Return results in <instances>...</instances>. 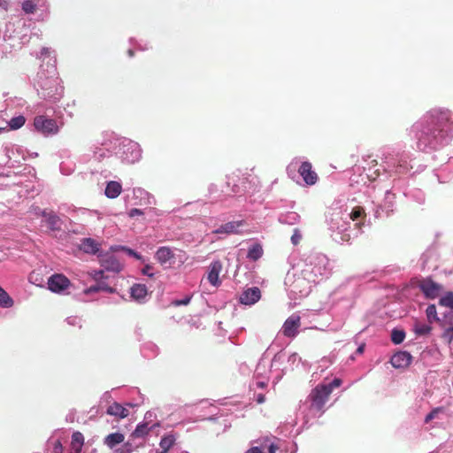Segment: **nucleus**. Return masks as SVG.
Wrapping results in <instances>:
<instances>
[{
    "label": "nucleus",
    "mask_w": 453,
    "mask_h": 453,
    "mask_svg": "<svg viewBox=\"0 0 453 453\" xmlns=\"http://www.w3.org/2000/svg\"><path fill=\"white\" fill-rule=\"evenodd\" d=\"M453 132L451 114L446 111L431 114L426 120V126L418 137V145L423 149L430 146L435 148Z\"/></svg>",
    "instance_id": "obj_1"
},
{
    "label": "nucleus",
    "mask_w": 453,
    "mask_h": 453,
    "mask_svg": "<svg viewBox=\"0 0 453 453\" xmlns=\"http://www.w3.org/2000/svg\"><path fill=\"white\" fill-rule=\"evenodd\" d=\"M342 381L339 378H335L329 384H319L309 395L311 407L317 411H321L328 401L329 396L334 388H339Z\"/></svg>",
    "instance_id": "obj_2"
},
{
    "label": "nucleus",
    "mask_w": 453,
    "mask_h": 453,
    "mask_svg": "<svg viewBox=\"0 0 453 453\" xmlns=\"http://www.w3.org/2000/svg\"><path fill=\"white\" fill-rule=\"evenodd\" d=\"M248 178L240 175H227L225 184L221 187L219 200L224 201L227 197H233L237 194L246 191Z\"/></svg>",
    "instance_id": "obj_3"
},
{
    "label": "nucleus",
    "mask_w": 453,
    "mask_h": 453,
    "mask_svg": "<svg viewBox=\"0 0 453 453\" xmlns=\"http://www.w3.org/2000/svg\"><path fill=\"white\" fill-rule=\"evenodd\" d=\"M34 126L36 130L42 134H57L58 132V126L56 120L47 119L44 116H36L34 119Z\"/></svg>",
    "instance_id": "obj_4"
},
{
    "label": "nucleus",
    "mask_w": 453,
    "mask_h": 453,
    "mask_svg": "<svg viewBox=\"0 0 453 453\" xmlns=\"http://www.w3.org/2000/svg\"><path fill=\"white\" fill-rule=\"evenodd\" d=\"M418 288L424 295L430 299H434L441 293L443 288L430 278L423 279L418 283Z\"/></svg>",
    "instance_id": "obj_5"
},
{
    "label": "nucleus",
    "mask_w": 453,
    "mask_h": 453,
    "mask_svg": "<svg viewBox=\"0 0 453 453\" xmlns=\"http://www.w3.org/2000/svg\"><path fill=\"white\" fill-rule=\"evenodd\" d=\"M301 326V318L297 314H292L283 324L282 334L288 338H294L298 334V328Z\"/></svg>",
    "instance_id": "obj_6"
},
{
    "label": "nucleus",
    "mask_w": 453,
    "mask_h": 453,
    "mask_svg": "<svg viewBox=\"0 0 453 453\" xmlns=\"http://www.w3.org/2000/svg\"><path fill=\"white\" fill-rule=\"evenodd\" d=\"M70 286V280L63 274H54L49 278V289L55 293L65 290Z\"/></svg>",
    "instance_id": "obj_7"
},
{
    "label": "nucleus",
    "mask_w": 453,
    "mask_h": 453,
    "mask_svg": "<svg viewBox=\"0 0 453 453\" xmlns=\"http://www.w3.org/2000/svg\"><path fill=\"white\" fill-rule=\"evenodd\" d=\"M298 173L302 176L303 181L309 186L314 185L319 179L317 173L312 170V165L308 161L301 164L298 168Z\"/></svg>",
    "instance_id": "obj_8"
},
{
    "label": "nucleus",
    "mask_w": 453,
    "mask_h": 453,
    "mask_svg": "<svg viewBox=\"0 0 453 453\" xmlns=\"http://www.w3.org/2000/svg\"><path fill=\"white\" fill-rule=\"evenodd\" d=\"M127 407L114 402L107 408L106 413L115 417L117 419L127 418L130 415V409H134V405L127 403Z\"/></svg>",
    "instance_id": "obj_9"
},
{
    "label": "nucleus",
    "mask_w": 453,
    "mask_h": 453,
    "mask_svg": "<svg viewBox=\"0 0 453 453\" xmlns=\"http://www.w3.org/2000/svg\"><path fill=\"white\" fill-rule=\"evenodd\" d=\"M261 297L260 289L257 287L250 288L245 290L240 296V303L251 305L257 303Z\"/></svg>",
    "instance_id": "obj_10"
},
{
    "label": "nucleus",
    "mask_w": 453,
    "mask_h": 453,
    "mask_svg": "<svg viewBox=\"0 0 453 453\" xmlns=\"http://www.w3.org/2000/svg\"><path fill=\"white\" fill-rule=\"evenodd\" d=\"M222 263L219 260L213 261L210 265V271L207 279L209 282L214 287H219L221 284V280H219V276L222 271Z\"/></svg>",
    "instance_id": "obj_11"
},
{
    "label": "nucleus",
    "mask_w": 453,
    "mask_h": 453,
    "mask_svg": "<svg viewBox=\"0 0 453 453\" xmlns=\"http://www.w3.org/2000/svg\"><path fill=\"white\" fill-rule=\"evenodd\" d=\"M411 359L410 353L400 351L392 356L390 363L395 368H403L411 365Z\"/></svg>",
    "instance_id": "obj_12"
},
{
    "label": "nucleus",
    "mask_w": 453,
    "mask_h": 453,
    "mask_svg": "<svg viewBox=\"0 0 453 453\" xmlns=\"http://www.w3.org/2000/svg\"><path fill=\"white\" fill-rule=\"evenodd\" d=\"M102 266L111 272L119 273L122 269L121 264L113 255H105L101 259Z\"/></svg>",
    "instance_id": "obj_13"
},
{
    "label": "nucleus",
    "mask_w": 453,
    "mask_h": 453,
    "mask_svg": "<svg viewBox=\"0 0 453 453\" xmlns=\"http://www.w3.org/2000/svg\"><path fill=\"white\" fill-rule=\"evenodd\" d=\"M243 220L230 221L221 225L218 229L214 231L215 234H239L238 228L244 226Z\"/></svg>",
    "instance_id": "obj_14"
},
{
    "label": "nucleus",
    "mask_w": 453,
    "mask_h": 453,
    "mask_svg": "<svg viewBox=\"0 0 453 453\" xmlns=\"http://www.w3.org/2000/svg\"><path fill=\"white\" fill-rule=\"evenodd\" d=\"M160 264H165L174 257L173 251L169 247H160L155 255Z\"/></svg>",
    "instance_id": "obj_15"
},
{
    "label": "nucleus",
    "mask_w": 453,
    "mask_h": 453,
    "mask_svg": "<svg viewBox=\"0 0 453 453\" xmlns=\"http://www.w3.org/2000/svg\"><path fill=\"white\" fill-rule=\"evenodd\" d=\"M80 249L85 253L96 254L99 250V244L91 238H85L81 241Z\"/></svg>",
    "instance_id": "obj_16"
},
{
    "label": "nucleus",
    "mask_w": 453,
    "mask_h": 453,
    "mask_svg": "<svg viewBox=\"0 0 453 453\" xmlns=\"http://www.w3.org/2000/svg\"><path fill=\"white\" fill-rule=\"evenodd\" d=\"M122 191V187L118 181H110L105 188V196L109 198L118 197Z\"/></svg>",
    "instance_id": "obj_17"
},
{
    "label": "nucleus",
    "mask_w": 453,
    "mask_h": 453,
    "mask_svg": "<svg viewBox=\"0 0 453 453\" xmlns=\"http://www.w3.org/2000/svg\"><path fill=\"white\" fill-rule=\"evenodd\" d=\"M131 296L136 301H142L147 296V288L143 284H134L131 288Z\"/></svg>",
    "instance_id": "obj_18"
},
{
    "label": "nucleus",
    "mask_w": 453,
    "mask_h": 453,
    "mask_svg": "<svg viewBox=\"0 0 453 453\" xmlns=\"http://www.w3.org/2000/svg\"><path fill=\"white\" fill-rule=\"evenodd\" d=\"M125 439L124 434L120 433H113L107 435L104 439V443L111 449L114 448L117 444L121 443Z\"/></svg>",
    "instance_id": "obj_19"
},
{
    "label": "nucleus",
    "mask_w": 453,
    "mask_h": 453,
    "mask_svg": "<svg viewBox=\"0 0 453 453\" xmlns=\"http://www.w3.org/2000/svg\"><path fill=\"white\" fill-rule=\"evenodd\" d=\"M264 254L263 248L259 243L253 244L248 250L247 257L252 261L258 260Z\"/></svg>",
    "instance_id": "obj_20"
},
{
    "label": "nucleus",
    "mask_w": 453,
    "mask_h": 453,
    "mask_svg": "<svg viewBox=\"0 0 453 453\" xmlns=\"http://www.w3.org/2000/svg\"><path fill=\"white\" fill-rule=\"evenodd\" d=\"M43 216L45 217L46 222L51 230L56 231L60 229L61 220L58 216L54 213H44Z\"/></svg>",
    "instance_id": "obj_21"
},
{
    "label": "nucleus",
    "mask_w": 453,
    "mask_h": 453,
    "mask_svg": "<svg viewBox=\"0 0 453 453\" xmlns=\"http://www.w3.org/2000/svg\"><path fill=\"white\" fill-rule=\"evenodd\" d=\"M84 444V436L80 432H75L72 435L71 447L72 449L81 450Z\"/></svg>",
    "instance_id": "obj_22"
},
{
    "label": "nucleus",
    "mask_w": 453,
    "mask_h": 453,
    "mask_svg": "<svg viewBox=\"0 0 453 453\" xmlns=\"http://www.w3.org/2000/svg\"><path fill=\"white\" fill-rule=\"evenodd\" d=\"M175 437L173 434L164 436L160 441V448L162 449L161 453H166L171 447L175 443Z\"/></svg>",
    "instance_id": "obj_23"
},
{
    "label": "nucleus",
    "mask_w": 453,
    "mask_h": 453,
    "mask_svg": "<svg viewBox=\"0 0 453 453\" xmlns=\"http://www.w3.org/2000/svg\"><path fill=\"white\" fill-rule=\"evenodd\" d=\"M414 332L417 335H427L430 334L432 330V326L430 325L421 323V322H415L414 324Z\"/></svg>",
    "instance_id": "obj_24"
},
{
    "label": "nucleus",
    "mask_w": 453,
    "mask_h": 453,
    "mask_svg": "<svg viewBox=\"0 0 453 453\" xmlns=\"http://www.w3.org/2000/svg\"><path fill=\"white\" fill-rule=\"evenodd\" d=\"M13 305V300L10 297L8 293L0 287V306L9 308Z\"/></svg>",
    "instance_id": "obj_25"
},
{
    "label": "nucleus",
    "mask_w": 453,
    "mask_h": 453,
    "mask_svg": "<svg viewBox=\"0 0 453 453\" xmlns=\"http://www.w3.org/2000/svg\"><path fill=\"white\" fill-rule=\"evenodd\" d=\"M405 338V333L403 330L394 329L391 333V341L395 344H400Z\"/></svg>",
    "instance_id": "obj_26"
},
{
    "label": "nucleus",
    "mask_w": 453,
    "mask_h": 453,
    "mask_svg": "<svg viewBox=\"0 0 453 453\" xmlns=\"http://www.w3.org/2000/svg\"><path fill=\"white\" fill-rule=\"evenodd\" d=\"M427 319L430 323L433 321H439V318L437 317L436 307L434 304H430L427 306L426 310Z\"/></svg>",
    "instance_id": "obj_27"
},
{
    "label": "nucleus",
    "mask_w": 453,
    "mask_h": 453,
    "mask_svg": "<svg viewBox=\"0 0 453 453\" xmlns=\"http://www.w3.org/2000/svg\"><path fill=\"white\" fill-rule=\"evenodd\" d=\"M26 122V119L24 116H18L12 118L10 122L9 126L12 129H19Z\"/></svg>",
    "instance_id": "obj_28"
},
{
    "label": "nucleus",
    "mask_w": 453,
    "mask_h": 453,
    "mask_svg": "<svg viewBox=\"0 0 453 453\" xmlns=\"http://www.w3.org/2000/svg\"><path fill=\"white\" fill-rule=\"evenodd\" d=\"M439 303L441 306H445L448 308L453 309V292H448L444 296H442Z\"/></svg>",
    "instance_id": "obj_29"
},
{
    "label": "nucleus",
    "mask_w": 453,
    "mask_h": 453,
    "mask_svg": "<svg viewBox=\"0 0 453 453\" xmlns=\"http://www.w3.org/2000/svg\"><path fill=\"white\" fill-rule=\"evenodd\" d=\"M365 217V211L363 207L361 206H356L353 208L351 213H350V219L355 221L357 220L360 218Z\"/></svg>",
    "instance_id": "obj_30"
},
{
    "label": "nucleus",
    "mask_w": 453,
    "mask_h": 453,
    "mask_svg": "<svg viewBox=\"0 0 453 453\" xmlns=\"http://www.w3.org/2000/svg\"><path fill=\"white\" fill-rule=\"evenodd\" d=\"M22 10L27 13H34L36 10V5L32 0H26L22 3Z\"/></svg>",
    "instance_id": "obj_31"
},
{
    "label": "nucleus",
    "mask_w": 453,
    "mask_h": 453,
    "mask_svg": "<svg viewBox=\"0 0 453 453\" xmlns=\"http://www.w3.org/2000/svg\"><path fill=\"white\" fill-rule=\"evenodd\" d=\"M445 412L444 408L439 407L434 409L429 414L426 415L425 418V422L428 423L431 420H433L434 418H436L439 414H443Z\"/></svg>",
    "instance_id": "obj_32"
},
{
    "label": "nucleus",
    "mask_w": 453,
    "mask_h": 453,
    "mask_svg": "<svg viewBox=\"0 0 453 453\" xmlns=\"http://www.w3.org/2000/svg\"><path fill=\"white\" fill-rule=\"evenodd\" d=\"M441 326L445 327H453V310H450L444 315Z\"/></svg>",
    "instance_id": "obj_33"
},
{
    "label": "nucleus",
    "mask_w": 453,
    "mask_h": 453,
    "mask_svg": "<svg viewBox=\"0 0 453 453\" xmlns=\"http://www.w3.org/2000/svg\"><path fill=\"white\" fill-rule=\"evenodd\" d=\"M409 171V166L406 161H400L395 167V173L396 174L406 173Z\"/></svg>",
    "instance_id": "obj_34"
},
{
    "label": "nucleus",
    "mask_w": 453,
    "mask_h": 453,
    "mask_svg": "<svg viewBox=\"0 0 453 453\" xmlns=\"http://www.w3.org/2000/svg\"><path fill=\"white\" fill-rule=\"evenodd\" d=\"M148 426H136L135 430L132 433L133 438L142 437L148 434Z\"/></svg>",
    "instance_id": "obj_35"
},
{
    "label": "nucleus",
    "mask_w": 453,
    "mask_h": 453,
    "mask_svg": "<svg viewBox=\"0 0 453 453\" xmlns=\"http://www.w3.org/2000/svg\"><path fill=\"white\" fill-rule=\"evenodd\" d=\"M441 337L449 344H450L451 342L453 341V327H446Z\"/></svg>",
    "instance_id": "obj_36"
},
{
    "label": "nucleus",
    "mask_w": 453,
    "mask_h": 453,
    "mask_svg": "<svg viewBox=\"0 0 453 453\" xmlns=\"http://www.w3.org/2000/svg\"><path fill=\"white\" fill-rule=\"evenodd\" d=\"M97 284H98V288H99L100 291H104V292H108V293H113L115 291V289L113 288L109 287L104 281H98Z\"/></svg>",
    "instance_id": "obj_37"
},
{
    "label": "nucleus",
    "mask_w": 453,
    "mask_h": 453,
    "mask_svg": "<svg viewBox=\"0 0 453 453\" xmlns=\"http://www.w3.org/2000/svg\"><path fill=\"white\" fill-rule=\"evenodd\" d=\"M302 235L300 234L297 229L295 230L293 235L291 236V242L294 245H297L301 241Z\"/></svg>",
    "instance_id": "obj_38"
},
{
    "label": "nucleus",
    "mask_w": 453,
    "mask_h": 453,
    "mask_svg": "<svg viewBox=\"0 0 453 453\" xmlns=\"http://www.w3.org/2000/svg\"><path fill=\"white\" fill-rule=\"evenodd\" d=\"M191 300V297L190 296H188V297H185L184 299H181V300H175L173 301V304L175 306H180V305H187L189 303Z\"/></svg>",
    "instance_id": "obj_39"
},
{
    "label": "nucleus",
    "mask_w": 453,
    "mask_h": 453,
    "mask_svg": "<svg viewBox=\"0 0 453 453\" xmlns=\"http://www.w3.org/2000/svg\"><path fill=\"white\" fill-rule=\"evenodd\" d=\"M132 452V447L129 443H126L122 448L118 449L116 450V453H131Z\"/></svg>",
    "instance_id": "obj_40"
},
{
    "label": "nucleus",
    "mask_w": 453,
    "mask_h": 453,
    "mask_svg": "<svg viewBox=\"0 0 453 453\" xmlns=\"http://www.w3.org/2000/svg\"><path fill=\"white\" fill-rule=\"evenodd\" d=\"M123 250L130 256L135 257L136 259L140 260L142 259V256L140 254H138L136 251L131 250V249H128V248H123Z\"/></svg>",
    "instance_id": "obj_41"
},
{
    "label": "nucleus",
    "mask_w": 453,
    "mask_h": 453,
    "mask_svg": "<svg viewBox=\"0 0 453 453\" xmlns=\"http://www.w3.org/2000/svg\"><path fill=\"white\" fill-rule=\"evenodd\" d=\"M245 453H265V451L260 447L256 446V447H251Z\"/></svg>",
    "instance_id": "obj_42"
},
{
    "label": "nucleus",
    "mask_w": 453,
    "mask_h": 453,
    "mask_svg": "<svg viewBox=\"0 0 453 453\" xmlns=\"http://www.w3.org/2000/svg\"><path fill=\"white\" fill-rule=\"evenodd\" d=\"M98 291H100V289L98 288V284L96 283V285L91 286L88 289H86L85 293L90 294V293L98 292Z\"/></svg>",
    "instance_id": "obj_43"
},
{
    "label": "nucleus",
    "mask_w": 453,
    "mask_h": 453,
    "mask_svg": "<svg viewBox=\"0 0 453 453\" xmlns=\"http://www.w3.org/2000/svg\"><path fill=\"white\" fill-rule=\"evenodd\" d=\"M142 211L140 210V209H132L130 211H129V216L131 218L134 217V216H137V215H142Z\"/></svg>",
    "instance_id": "obj_44"
},
{
    "label": "nucleus",
    "mask_w": 453,
    "mask_h": 453,
    "mask_svg": "<svg viewBox=\"0 0 453 453\" xmlns=\"http://www.w3.org/2000/svg\"><path fill=\"white\" fill-rule=\"evenodd\" d=\"M9 6V1L8 0H0V9L4 11H7Z\"/></svg>",
    "instance_id": "obj_45"
},
{
    "label": "nucleus",
    "mask_w": 453,
    "mask_h": 453,
    "mask_svg": "<svg viewBox=\"0 0 453 453\" xmlns=\"http://www.w3.org/2000/svg\"><path fill=\"white\" fill-rule=\"evenodd\" d=\"M265 401V397L264 394H257L256 395V402L259 404L263 403Z\"/></svg>",
    "instance_id": "obj_46"
},
{
    "label": "nucleus",
    "mask_w": 453,
    "mask_h": 453,
    "mask_svg": "<svg viewBox=\"0 0 453 453\" xmlns=\"http://www.w3.org/2000/svg\"><path fill=\"white\" fill-rule=\"evenodd\" d=\"M54 452L55 453H61L62 452V445H61L59 441H56V443H55Z\"/></svg>",
    "instance_id": "obj_47"
},
{
    "label": "nucleus",
    "mask_w": 453,
    "mask_h": 453,
    "mask_svg": "<svg viewBox=\"0 0 453 453\" xmlns=\"http://www.w3.org/2000/svg\"><path fill=\"white\" fill-rule=\"evenodd\" d=\"M278 447L273 443L269 444L268 446V453H276Z\"/></svg>",
    "instance_id": "obj_48"
},
{
    "label": "nucleus",
    "mask_w": 453,
    "mask_h": 453,
    "mask_svg": "<svg viewBox=\"0 0 453 453\" xmlns=\"http://www.w3.org/2000/svg\"><path fill=\"white\" fill-rule=\"evenodd\" d=\"M151 269V267L150 265H146L143 269H142V273L143 274H146V275H149V276H152V274H150L149 273V271Z\"/></svg>",
    "instance_id": "obj_49"
},
{
    "label": "nucleus",
    "mask_w": 453,
    "mask_h": 453,
    "mask_svg": "<svg viewBox=\"0 0 453 453\" xmlns=\"http://www.w3.org/2000/svg\"><path fill=\"white\" fill-rule=\"evenodd\" d=\"M267 386V383L265 382V381H257V387L259 388H264Z\"/></svg>",
    "instance_id": "obj_50"
},
{
    "label": "nucleus",
    "mask_w": 453,
    "mask_h": 453,
    "mask_svg": "<svg viewBox=\"0 0 453 453\" xmlns=\"http://www.w3.org/2000/svg\"><path fill=\"white\" fill-rule=\"evenodd\" d=\"M364 349H365V345H361L357 348V353L358 354H362L364 352Z\"/></svg>",
    "instance_id": "obj_51"
},
{
    "label": "nucleus",
    "mask_w": 453,
    "mask_h": 453,
    "mask_svg": "<svg viewBox=\"0 0 453 453\" xmlns=\"http://www.w3.org/2000/svg\"><path fill=\"white\" fill-rule=\"evenodd\" d=\"M103 274H104V272H103V271L96 272V273H95V278H96V279H98L99 277H103Z\"/></svg>",
    "instance_id": "obj_52"
},
{
    "label": "nucleus",
    "mask_w": 453,
    "mask_h": 453,
    "mask_svg": "<svg viewBox=\"0 0 453 453\" xmlns=\"http://www.w3.org/2000/svg\"><path fill=\"white\" fill-rule=\"evenodd\" d=\"M216 190H217V188H216V185H214V184L211 185V187L209 188V191H210V193H213V192H215Z\"/></svg>",
    "instance_id": "obj_53"
},
{
    "label": "nucleus",
    "mask_w": 453,
    "mask_h": 453,
    "mask_svg": "<svg viewBox=\"0 0 453 453\" xmlns=\"http://www.w3.org/2000/svg\"><path fill=\"white\" fill-rule=\"evenodd\" d=\"M127 52H128V55H129L130 57H133V56L134 55V51H133L132 50H128V51H127Z\"/></svg>",
    "instance_id": "obj_54"
},
{
    "label": "nucleus",
    "mask_w": 453,
    "mask_h": 453,
    "mask_svg": "<svg viewBox=\"0 0 453 453\" xmlns=\"http://www.w3.org/2000/svg\"><path fill=\"white\" fill-rule=\"evenodd\" d=\"M81 450L72 449L71 453H81Z\"/></svg>",
    "instance_id": "obj_55"
}]
</instances>
